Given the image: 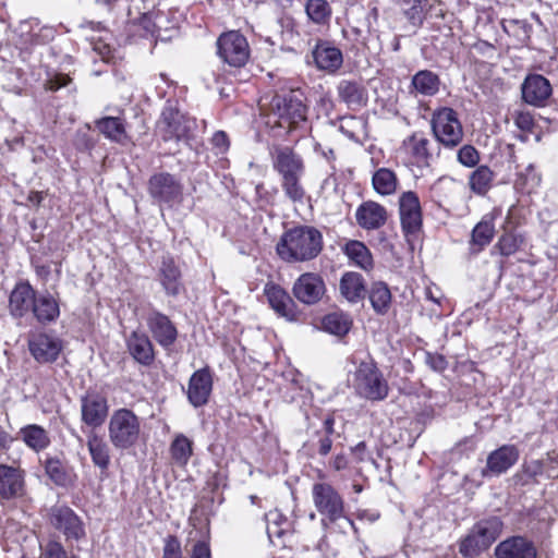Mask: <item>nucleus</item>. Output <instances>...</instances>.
<instances>
[{
  "label": "nucleus",
  "mask_w": 558,
  "mask_h": 558,
  "mask_svg": "<svg viewBox=\"0 0 558 558\" xmlns=\"http://www.w3.org/2000/svg\"><path fill=\"white\" fill-rule=\"evenodd\" d=\"M322 232L313 226H298L283 232L276 251L287 263L308 262L323 250Z\"/></svg>",
  "instance_id": "nucleus-1"
},
{
  "label": "nucleus",
  "mask_w": 558,
  "mask_h": 558,
  "mask_svg": "<svg viewBox=\"0 0 558 558\" xmlns=\"http://www.w3.org/2000/svg\"><path fill=\"white\" fill-rule=\"evenodd\" d=\"M352 386L355 393L368 401H383L388 397L389 385L373 361H363L356 367Z\"/></svg>",
  "instance_id": "nucleus-2"
},
{
  "label": "nucleus",
  "mask_w": 558,
  "mask_h": 558,
  "mask_svg": "<svg viewBox=\"0 0 558 558\" xmlns=\"http://www.w3.org/2000/svg\"><path fill=\"white\" fill-rule=\"evenodd\" d=\"M109 440L116 449L126 450L137 444L141 436V420L130 409L113 411L108 424Z\"/></svg>",
  "instance_id": "nucleus-3"
},
{
  "label": "nucleus",
  "mask_w": 558,
  "mask_h": 558,
  "mask_svg": "<svg viewBox=\"0 0 558 558\" xmlns=\"http://www.w3.org/2000/svg\"><path fill=\"white\" fill-rule=\"evenodd\" d=\"M195 129L196 120L181 112L177 106L168 100L156 126L157 133L161 140L165 142H187L192 138Z\"/></svg>",
  "instance_id": "nucleus-4"
},
{
  "label": "nucleus",
  "mask_w": 558,
  "mask_h": 558,
  "mask_svg": "<svg viewBox=\"0 0 558 558\" xmlns=\"http://www.w3.org/2000/svg\"><path fill=\"white\" fill-rule=\"evenodd\" d=\"M430 128L438 144L447 149L458 147L464 136L458 112L449 107H441L432 113Z\"/></svg>",
  "instance_id": "nucleus-5"
},
{
  "label": "nucleus",
  "mask_w": 558,
  "mask_h": 558,
  "mask_svg": "<svg viewBox=\"0 0 558 558\" xmlns=\"http://www.w3.org/2000/svg\"><path fill=\"white\" fill-rule=\"evenodd\" d=\"M272 113L278 118V124L290 131L298 129L307 119V107L304 95L300 90H290L276 95L271 100Z\"/></svg>",
  "instance_id": "nucleus-6"
},
{
  "label": "nucleus",
  "mask_w": 558,
  "mask_h": 558,
  "mask_svg": "<svg viewBox=\"0 0 558 558\" xmlns=\"http://www.w3.org/2000/svg\"><path fill=\"white\" fill-rule=\"evenodd\" d=\"M153 202L159 206L172 208L183 199V184L177 175L161 171L154 173L147 183Z\"/></svg>",
  "instance_id": "nucleus-7"
},
{
  "label": "nucleus",
  "mask_w": 558,
  "mask_h": 558,
  "mask_svg": "<svg viewBox=\"0 0 558 558\" xmlns=\"http://www.w3.org/2000/svg\"><path fill=\"white\" fill-rule=\"evenodd\" d=\"M402 232L408 242L415 240L423 227V213L418 195L413 191L401 193L398 199Z\"/></svg>",
  "instance_id": "nucleus-8"
},
{
  "label": "nucleus",
  "mask_w": 558,
  "mask_h": 558,
  "mask_svg": "<svg viewBox=\"0 0 558 558\" xmlns=\"http://www.w3.org/2000/svg\"><path fill=\"white\" fill-rule=\"evenodd\" d=\"M217 54L227 64L241 68L246 64L250 48L246 38L238 31L221 34L217 39Z\"/></svg>",
  "instance_id": "nucleus-9"
},
{
  "label": "nucleus",
  "mask_w": 558,
  "mask_h": 558,
  "mask_svg": "<svg viewBox=\"0 0 558 558\" xmlns=\"http://www.w3.org/2000/svg\"><path fill=\"white\" fill-rule=\"evenodd\" d=\"M312 495L317 511L325 517L323 524H326V520L336 522L344 517L343 499L330 484L315 483Z\"/></svg>",
  "instance_id": "nucleus-10"
},
{
  "label": "nucleus",
  "mask_w": 558,
  "mask_h": 558,
  "mask_svg": "<svg viewBox=\"0 0 558 558\" xmlns=\"http://www.w3.org/2000/svg\"><path fill=\"white\" fill-rule=\"evenodd\" d=\"M49 522L64 535L68 542L81 541L86 535L83 521L69 506H52L49 511Z\"/></svg>",
  "instance_id": "nucleus-11"
},
{
  "label": "nucleus",
  "mask_w": 558,
  "mask_h": 558,
  "mask_svg": "<svg viewBox=\"0 0 558 558\" xmlns=\"http://www.w3.org/2000/svg\"><path fill=\"white\" fill-rule=\"evenodd\" d=\"M522 100L535 108H544L553 96V86L542 74L530 73L521 84Z\"/></svg>",
  "instance_id": "nucleus-12"
},
{
  "label": "nucleus",
  "mask_w": 558,
  "mask_h": 558,
  "mask_svg": "<svg viewBox=\"0 0 558 558\" xmlns=\"http://www.w3.org/2000/svg\"><path fill=\"white\" fill-rule=\"evenodd\" d=\"M293 296L304 305L319 303L325 293L326 284L317 272H304L294 281L292 287Z\"/></svg>",
  "instance_id": "nucleus-13"
},
{
  "label": "nucleus",
  "mask_w": 558,
  "mask_h": 558,
  "mask_svg": "<svg viewBox=\"0 0 558 558\" xmlns=\"http://www.w3.org/2000/svg\"><path fill=\"white\" fill-rule=\"evenodd\" d=\"M108 412V400L100 392L88 391L81 397V418L87 426L100 427L106 422Z\"/></svg>",
  "instance_id": "nucleus-14"
},
{
  "label": "nucleus",
  "mask_w": 558,
  "mask_h": 558,
  "mask_svg": "<svg viewBox=\"0 0 558 558\" xmlns=\"http://www.w3.org/2000/svg\"><path fill=\"white\" fill-rule=\"evenodd\" d=\"M520 451L514 445H502L493 450L482 469V477H497L510 470L519 460Z\"/></svg>",
  "instance_id": "nucleus-15"
},
{
  "label": "nucleus",
  "mask_w": 558,
  "mask_h": 558,
  "mask_svg": "<svg viewBox=\"0 0 558 558\" xmlns=\"http://www.w3.org/2000/svg\"><path fill=\"white\" fill-rule=\"evenodd\" d=\"M411 165L418 168H427L434 159L432 141L423 132H414L402 142Z\"/></svg>",
  "instance_id": "nucleus-16"
},
{
  "label": "nucleus",
  "mask_w": 558,
  "mask_h": 558,
  "mask_svg": "<svg viewBox=\"0 0 558 558\" xmlns=\"http://www.w3.org/2000/svg\"><path fill=\"white\" fill-rule=\"evenodd\" d=\"M270 156L274 169L281 175V179L303 177V159L292 148L288 146H275L270 151Z\"/></svg>",
  "instance_id": "nucleus-17"
},
{
  "label": "nucleus",
  "mask_w": 558,
  "mask_h": 558,
  "mask_svg": "<svg viewBox=\"0 0 558 558\" xmlns=\"http://www.w3.org/2000/svg\"><path fill=\"white\" fill-rule=\"evenodd\" d=\"M146 323L154 339L162 348H169L177 341L178 329L166 314L151 310L147 315Z\"/></svg>",
  "instance_id": "nucleus-18"
},
{
  "label": "nucleus",
  "mask_w": 558,
  "mask_h": 558,
  "mask_svg": "<svg viewBox=\"0 0 558 558\" xmlns=\"http://www.w3.org/2000/svg\"><path fill=\"white\" fill-rule=\"evenodd\" d=\"M28 349L38 363H52L62 350V342L57 337L48 333H37L29 338Z\"/></svg>",
  "instance_id": "nucleus-19"
},
{
  "label": "nucleus",
  "mask_w": 558,
  "mask_h": 558,
  "mask_svg": "<svg viewBox=\"0 0 558 558\" xmlns=\"http://www.w3.org/2000/svg\"><path fill=\"white\" fill-rule=\"evenodd\" d=\"M264 293L270 307L280 317L293 322L298 319V307L290 294L279 284L268 282L264 288Z\"/></svg>",
  "instance_id": "nucleus-20"
},
{
  "label": "nucleus",
  "mask_w": 558,
  "mask_h": 558,
  "mask_svg": "<svg viewBox=\"0 0 558 558\" xmlns=\"http://www.w3.org/2000/svg\"><path fill=\"white\" fill-rule=\"evenodd\" d=\"M157 277L168 296L175 298L184 290L181 269L171 256L162 257Z\"/></svg>",
  "instance_id": "nucleus-21"
},
{
  "label": "nucleus",
  "mask_w": 558,
  "mask_h": 558,
  "mask_svg": "<svg viewBox=\"0 0 558 558\" xmlns=\"http://www.w3.org/2000/svg\"><path fill=\"white\" fill-rule=\"evenodd\" d=\"M496 558H537L534 543L524 536H510L495 547Z\"/></svg>",
  "instance_id": "nucleus-22"
},
{
  "label": "nucleus",
  "mask_w": 558,
  "mask_h": 558,
  "mask_svg": "<svg viewBox=\"0 0 558 558\" xmlns=\"http://www.w3.org/2000/svg\"><path fill=\"white\" fill-rule=\"evenodd\" d=\"M213 390V377L208 367L201 368L193 373L187 387V399L195 408L205 405L208 402Z\"/></svg>",
  "instance_id": "nucleus-23"
},
{
  "label": "nucleus",
  "mask_w": 558,
  "mask_h": 558,
  "mask_svg": "<svg viewBox=\"0 0 558 558\" xmlns=\"http://www.w3.org/2000/svg\"><path fill=\"white\" fill-rule=\"evenodd\" d=\"M312 56L317 69L328 73L337 72L343 63L341 50L326 40L317 41Z\"/></svg>",
  "instance_id": "nucleus-24"
},
{
  "label": "nucleus",
  "mask_w": 558,
  "mask_h": 558,
  "mask_svg": "<svg viewBox=\"0 0 558 558\" xmlns=\"http://www.w3.org/2000/svg\"><path fill=\"white\" fill-rule=\"evenodd\" d=\"M356 223L364 230H377L388 219L387 209L373 201L363 202L355 211Z\"/></svg>",
  "instance_id": "nucleus-25"
},
{
  "label": "nucleus",
  "mask_w": 558,
  "mask_h": 558,
  "mask_svg": "<svg viewBox=\"0 0 558 558\" xmlns=\"http://www.w3.org/2000/svg\"><path fill=\"white\" fill-rule=\"evenodd\" d=\"M126 348L131 356L141 365L149 366L155 360L154 345L149 337L140 330H134L126 338Z\"/></svg>",
  "instance_id": "nucleus-26"
},
{
  "label": "nucleus",
  "mask_w": 558,
  "mask_h": 558,
  "mask_svg": "<svg viewBox=\"0 0 558 558\" xmlns=\"http://www.w3.org/2000/svg\"><path fill=\"white\" fill-rule=\"evenodd\" d=\"M37 292L27 281L15 284L9 298L10 313L14 317H23L33 308Z\"/></svg>",
  "instance_id": "nucleus-27"
},
{
  "label": "nucleus",
  "mask_w": 558,
  "mask_h": 558,
  "mask_svg": "<svg viewBox=\"0 0 558 558\" xmlns=\"http://www.w3.org/2000/svg\"><path fill=\"white\" fill-rule=\"evenodd\" d=\"M44 468L46 475L57 486L70 487L73 486L76 481L77 476L73 468L57 457L46 458Z\"/></svg>",
  "instance_id": "nucleus-28"
},
{
  "label": "nucleus",
  "mask_w": 558,
  "mask_h": 558,
  "mask_svg": "<svg viewBox=\"0 0 558 558\" xmlns=\"http://www.w3.org/2000/svg\"><path fill=\"white\" fill-rule=\"evenodd\" d=\"M338 96L350 109L356 110L367 102V92L364 86L351 80H342L337 86Z\"/></svg>",
  "instance_id": "nucleus-29"
},
{
  "label": "nucleus",
  "mask_w": 558,
  "mask_h": 558,
  "mask_svg": "<svg viewBox=\"0 0 558 558\" xmlns=\"http://www.w3.org/2000/svg\"><path fill=\"white\" fill-rule=\"evenodd\" d=\"M339 291L349 303L356 304L365 298L367 289L361 274L348 271L340 279Z\"/></svg>",
  "instance_id": "nucleus-30"
},
{
  "label": "nucleus",
  "mask_w": 558,
  "mask_h": 558,
  "mask_svg": "<svg viewBox=\"0 0 558 558\" xmlns=\"http://www.w3.org/2000/svg\"><path fill=\"white\" fill-rule=\"evenodd\" d=\"M22 472L7 464H0V497L11 499L19 496L23 489Z\"/></svg>",
  "instance_id": "nucleus-31"
},
{
  "label": "nucleus",
  "mask_w": 558,
  "mask_h": 558,
  "mask_svg": "<svg viewBox=\"0 0 558 558\" xmlns=\"http://www.w3.org/2000/svg\"><path fill=\"white\" fill-rule=\"evenodd\" d=\"M32 313L39 323L47 324L59 317L60 308L57 300L49 292L37 293Z\"/></svg>",
  "instance_id": "nucleus-32"
},
{
  "label": "nucleus",
  "mask_w": 558,
  "mask_h": 558,
  "mask_svg": "<svg viewBox=\"0 0 558 558\" xmlns=\"http://www.w3.org/2000/svg\"><path fill=\"white\" fill-rule=\"evenodd\" d=\"M495 225L492 219H482L472 230L469 241L470 255L480 254L494 239Z\"/></svg>",
  "instance_id": "nucleus-33"
},
{
  "label": "nucleus",
  "mask_w": 558,
  "mask_h": 558,
  "mask_svg": "<svg viewBox=\"0 0 558 558\" xmlns=\"http://www.w3.org/2000/svg\"><path fill=\"white\" fill-rule=\"evenodd\" d=\"M87 448L94 465L101 473L106 472L109 469L111 457L110 448L105 439L95 432H90L87 436Z\"/></svg>",
  "instance_id": "nucleus-34"
},
{
  "label": "nucleus",
  "mask_w": 558,
  "mask_h": 558,
  "mask_svg": "<svg viewBox=\"0 0 558 558\" xmlns=\"http://www.w3.org/2000/svg\"><path fill=\"white\" fill-rule=\"evenodd\" d=\"M372 308L377 315H385L389 312L392 295L387 283L383 281L373 282L366 291Z\"/></svg>",
  "instance_id": "nucleus-35"
},
{
  "label": "nucleus",
  "mask_w": 558,
  "mask_h": 558,
  "mask_svg": "<svg viewBox=\"0 0 558 558\" xmlns=\"http://www.w3.org/2000/svg\"><path fill=\"white\" fill-rule=\"evenodd\" d=\"M95 124L99 132L112 142L124 144L129 138L124 120L119 117H104Z\"/></svg>",
  "instance_id": "nucleus-36"
},
{
  "label": "nucleus",
  "mask_w": 558,
  "mask_h": 558,
  "mask_svg": "<svg viewBox=\"0 0 558 558\" xmlns=\"http://www.w3.org/2000/svg\"><path fill=\"white\" fill-rule=\"evenodd\" d=\"M411 87L415 93L430 97L439 92L440 78L430 70H421L412 76Z\"/></svg>",
  "instance_id": "nucleus-37"
},
{
  "label": "nucleus",
  "mask_w": 558,
  "mask_h": 558,
  "mask_svg": "<svg viewBox=\"0 0 558 558\" xmlns=\"http://www.w3.org/2000/svg\"><path fill=\"white\" fill-rule=\"evenodd\" d=\"M25 445L36 452L45 450L50 445L48 432L40 425L29 424L20 429Z\"/></svg>",
  "instance_id": "nucleus-38"
},
{
  "label": "nucleus",
  "mask_w": 558,
  "mask_h": 558,
  "mask_svg": "<svg viewBox=\"0 0 558 558\" xmlns=\"http://www.w3.org/2000/svg\"><path fill=\"white\" fill-rule=\"evenodd\" d=\"M504 523L498 517H489L476 522L472 529L476 535L489 546L499 537L502 531Z\"/></svg>",
  "instance_id": "nucleus-39"
},
{
  "label": "nucleus",
  "mask_w": 558,
  "mask_h": 558,
  "mask_svg": "<svg viewBox=\"0 0 558 558\" xmlns=\"http://www.w3.org/2000/svg\"><path fill=\"white\" fill-rule=\"evenodd\" d=\"M169 452L174 464L185 466L193 454V441L178 434L170 444Z\"/></svg>",
  "instance_id": "nucleus-40"
},
{
  "label": "nucleus",
  "mask_w": 558,
  "mask_h": 558,
  "mask_svg": "<svg viewBox=\"0 0 558 558\" xmlns=\"http://www.w3.org/2000/svg\"><path fill=\"white\" fill-rule=\"evenodd\" d=\"M372 184L378 194L386 196L396 193L399 181L395 171L379 168L373 174Z\"/></svg>",
  "instance_id": "nucleus-41"
},
{
  "label": "nucleus",
  "mask_w": 558,
  "mask_h": 558,
  "mask_svg": "<svg viewBox=\"0 0 558 558\" xmlns=\"http://www.w3.org/2000/svg\"><path fill=\"white\" fill-rule=\"evenodd\" d=\"M501 27L506 34L514 37L520 45L526 46L531 40L533 27L525 20H502Z\"/></svg>",
  "instance_id": "nucleus-42"
},
{
  "label": "nucleus",
  "mask_w": 558,
  "mask_h": 558,
  "mask_svg": "<svg viewBox=\"0 0 558 558\" xmlns=\"http://www.w3.org/2000/svg\"><path fill=\"white\" fill-rule=\"evenodd\" d=\"M344 252L347 256L362 269L373 267V257L366 245L360 241H350L345 244Z\"/></svg>",
  "instance_id": "nucleus-43"
},
{
  "label": "nucleus",
  "mask_w": 558,
  "mask_h": 558,
  "mask_svg": "<svg viewBox=\"0 0 558 558\" xmlns=\"http://www.w3.org/2000/svg\"><path fill=\"white\" fill-rule=\"evenodd\" d=\"M352 326V320L348 314L335 312L326 315L323 319L324 329L335 336L347 335Z\"/></svg>",
  "instance_id": "nucleus-44"
},
{
  "label": "nucleus",
  "mask_w": 558,
  "mask_h": 558,
  "mask_svg": "<svg viewBox=\"0 0 558 558\" xmlns=\"http://www.w3.org/2000/svg\"><path fill=\"white\" fill-rule=\"evenodd\" d=\"M494 173L487 166H480L469 178V185L472 192L484 195L490 189Z\"/></svg>",
  "instance_id": "nucleus-45"
},
{
  "label": "nucleus",
  "mask_w": 558,
  "mask_h": 558,
  "mask_svg": "<svg viewBox=\"0 0 558 558\" xmlns=\"http://www.w3.org/2000/svg\"><path fill=\"white\" fill-rule=\"evenodd\" d=\"M488 549L473 529L460 541L459 551L465 558H474Z\"/></svg>",
  "instance_id": "nucleus-46"
},
{
  "label": "nucleus",
  "mask_w": 558,
  "mask_h": 558,
  "mask_svg": "<svg viewBox=\"0 0 558 558\" xmlns=\"http://www.w3.org/2000/svg\"><path fill=\"white\" fill-rule=\"evenodd\" d=\"M266 521L267 534L271 543H274L275 537L281 538L287 533L288 519L279 511H269L266 514Z\"/></svg>",
  "instance_id": "nucleus-47"
},
{
  "label": "nucleus",
  "mask_w": 558,
  "mask_h": 558,
  "mask_svg": "<svg viewBox=\"0 0 558 558\" xmlns=\"http://www.w3.org/2000/svg\"><path fill=\"white\" fill-rule=\"evenodd\" d=\"M305 11L316 24H325L331 15V9L326 0H308Z\"/></svg>",
  "instance_id": "nucleus-48"
},
{
  "label": "nucleus",
  "mask_w": 558,
  "mask_h": 558,
  "mask_svg": "<svg viewBox=\"0 0 558 558\" xmlns=\"http://www.w3.org/2000/svg\"><path fill=\"white\" fill-rule=\"evenodd\" d=\"M302 177H291L281 179V187L286 196L293 203H303L305 190L301 184Z\"/></svg>",
  "instance_id": "nucleus-49"
},
{
  "label": "nucleus",
  "mask_w": 558,
  "mask_h": 558,
  "mask_svg": "<svg viewBox=\"0 0 558 558\" xmlns=\"http://www.w3.org/2000/svg\"><path fill=\"white\" fill-rule=\"evenodd\" d=\"M41 548V558H75L65 549L61 542L49 539Z\"/></svg>",
  "instance_id": "nucleus-50"
},
{
  "label": "nucleus",
  "mask_w": 558,
  "mask_h": 558,
  "mask_svg": "<svg viewBox=\"0 0 558 558\" xmlns=\"http://www.w3.org/2000/svg\"><path fill=\"white\" fill-rule=\"evenodd\" d=\"M160 558H183L182 545L178 536L169 534L163 538Z\"/></svg>",
  "instance_id": "nucleus-51"
},
{
  "label": "nucleus",
  "mask_w": 558,
  "mask_h": 558,
  "mask_svg": "<svg viewBox=\"0 0 558 558\" xmlns=\"http://www.w3.org/2000/svg\"><path fill=\"white\" fill-rule=\"evenodd\" d=\"M519 241L515 235L511 233L502 234L496 245L495 250H498L502 256H510L519 250Z\"/></svg>",
  "instance_id": "nucleus-52"
},
{
  "label": "nucleus",
  "mask_w": 558,
  "mask_h": 558,
  "mask_svg": "<svg viewBox=\"0 0 558 558\" xmlns=\"http://www.w3.org/2000/svg\"><path fill=\"white\" fill-rule=\"evenodd\" d=\"M458 161L464 167H475L480 161V154L472 145H464L458 150Z\"/></svg>",
  "instance_id": "nucleus-53"
},
{
  "label": "nucleus",
  "mask_w": 558,
  "mask_h": 558,
  "mask_svg": "<svg viewBox=\"0 0 558 558\" xmlns=\"http://www.w3.org/2000/svg\"><path fill=\"white\" fill-rule=\"evenodd\" d=\"M71 83L72 80L68 74L53 73L46 80L45 88L50 92H57L62 87L69 86Z\"/></svg>",
  "instance_id": "nucleus-54"
},
{
  "label": "nucleus",
  "mask_w": 558,
  "mask_h": 558,
  "mask_svg": "<svg viewBox=\"0 0 558 558\" xmlns=\"http://www.w3.org/2000/svg\"><path fill=\"white\" fill-rule=\"evenodd\" d=\"M210 143L216 150V155H223L229 150L230 141L225 131H217L210 138Z\"/></svg>",
  "instance_id": "nucleus-55"
},
{
  "label": "nucleus",
  "mask_w": 558,
  "mask_h": 558,
  "mask_svg": "<svg viewBox=\"0 0 558 558\" xmlns=\"http://www.w3.org/2000/svg\"><path fill=\"white\" fill-rule=\"evenodd\" d=\"M426 363L436 372H444L448 367V362L445 356L437 353H427Z\"/></svg>",
  "instance_id": "nucleus-56"
},
{
  "label": "nucleus",
  "mask_w": 558,
  "mask_h": 558,
  "mask_svg": "<svg viewBox=\"0 0 558 558\" xmlns=\"http://www.w3.org/2000/svg\"><path fill=\"white\" fill-rule=\"evenodd\" d=\"M190 558H211L210 547L206 541H197L192 548Z\"/></svg>",
  "instance_id": "nucleus-57"
},
{
  "label": "nucleus",
  "mask_w": 558,
  "mask_h": 558,
  "mask_svg": "<svg viewBox=\"0 0 558 558\" xmlns=\"http://www.w3.org/2000/svg\"><path fill=\"white\" fill-rule=\"evenodd\" d=\"M138 25L145 31L146 34L155 35L157 31V24L153 19V14L144 13L138 19Z\"/></svg>",
  "instance_id": "nucleus-58"
},
{
  "label": "nucleus",
  "mask_w": 558,
  "mask_h": 558,
  "mask_svg": "<svg viewBox=\"0 0 558 558\" xmlns=\"http://www.w3.org/2000/svg\"><path fill=\"white\" fill-rule=\"evenodd\" d=\"M514 122L522 131H530L534 125L533 117L529 112H518Z\"/></svg>",
  "instance_id": "nucleus-59"
},
{
  "label": "nucleus",
  "mask_w": 558,
  "mask_h": 558,
  "mask_svg": "<svg viewBox=\"0 0 558 558\" xmlns=\"http://www.w3.org/2000/svg\"><path fill=\"white\" fill-rule=\"evenodd\" d=\"M524 473L530 478H535L543 473V462L534 460L524 466Z\"/></svg>",
  "instance_id": "nucleus-60"
},
{
  "label": "nucleus",
  "mask_w": 558,
  "mask_h": 558,
  "mask_svg": "<svg viewBox=\"0 0 558 558\" xmlns=\"http://www.w3.org/2000/svg\"><path fill=\"white\" fill-rule=\"evenodd\" d=\"M317 445L318 454L326 457L331 450L332 439L328 435H320Z\"/></svg>",
  "instance_id": "nucleus-61"
},
{
  "label": "nucleus",
  "mask_w": 558,
  "mask_h": 558,
  "mask_svg": "<svg viewBox=\"0 0 558 558\" xmlns=\"http://www.w3.org/2000/svg\"><path fill=\"white\" fill-rule=\"evenodd\" d=\"M348 459L345 457V454L343 453H339L337 454L332 461H331V466L336 470V471H341V470H344L347 469L348 466Z\"/></svg>",
  "instance_id": "nucleus-62"
},
{
  "label": "nucleus",
  "mask_w": 558,
  "mask_h": 558,
  "mask_svg": "<svg viewBox=\"0 0 558 558\" xmlns=\"http://www.w3.org/2000/svg\"><path fill=\"white\" fill-rule=\"evenodd\" d=\"M13 441V437L0 427V449H7Z\"/></svg>",
  "instance_id": "nucleus-63"
},
{
  "label": "nucleus",
  "mask_w": 558,
  "mask_h": 558,
  "mask_svg": "<svg viewBox=\"0 0 558 558\" xmlns=\"http://www.w3.org/2000/svg\"><path fill=\"white\" fill-rule=\"evenodd\" d=\"M44 198H45L44 193L38 192V191H32V192H29V194L27 196V201L34 206H39L41 204V202L44 201Z\"/></svg>",
  "instance_id": "nucleus-64"
}]
</instances>
